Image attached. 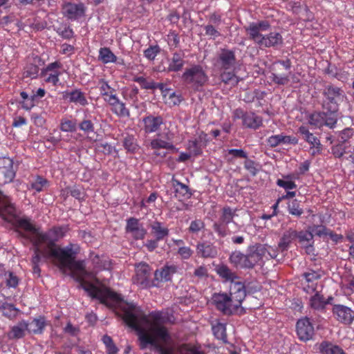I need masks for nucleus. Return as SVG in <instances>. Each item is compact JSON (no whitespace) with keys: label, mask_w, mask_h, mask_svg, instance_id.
I'll return each instance as SVG.
<instances>
[{"label":"nucleus","mask_w":354,"mask_h":354,"mask_svg":"<svg viewBox=\"0 0 354 354\" xmlns=\"http://www.w3.org/2000/svg\"><path fill=\"white\" fill-rule=\"evenodd\" d=\"M182 80L190 88L198 91L206 83L208 77L201 65H194L185 71Z\"/></svg>","instance_id":"nucleus-6"},{"label":"nucleus","mask_w":354,"mask_h":354,"mask_svg":"<svg viewBox=\"0 0 354 354\" xmlns=\"http://www.w3.org/2000/svg\"><path fill=\"white\" fill-rule=\"evenodd\" d=\"M310 306L315 310H323L326 306L322 295L316 292L310 299Z\"/></svg>","instance_id":"nucleus-45"},{"label":"nucleus","mask_w":354,"mask_h":354,"mask_svg":"<svg viewBox=\"0 0 354 354\" xmlns=\"http://www.w3.org/2000/svg\"><path fill=\"white\" fill-rule=\"evenodd\" d=\"M151 268L145 262L136 264V274L132 278L133 283L141 288L153 287V280H151Z\"/></svg>","instance_id":"nucleus-8"},{"label":"nucleus","mask_w":354,"mask_h":354,"mask_svg":"<svg viewBox=\"0 0 354 354\" xmlns=\"http://www.w3.org/2000/svg\"><path fill=\"white\" fill-rule=\"evenodd\" d=\"M102 340L106 346V352L107 354H118V348L110 336L105 335L102 337Z\"/></svg>","instance_id":"nucleus-48"},{"label":"nucleus","mask_w":354,"mask_h":354,"mask_svg":"<svg viewBox=\"0 0 354 354\" xmlns=\"http://www.w3.org/2000/svg\"><path fill=\"white\" fill-rule=\"evenodd\" d=\"M319 351L322 354H346L339 346L326 341L319 344Z\"/></svg>","instance_id":"nucleus-33"},{"label":"nucleus","mask_w":354,"mask_h":354,"mask_svg":"<svg viewBox=\"0 0 354 354\" xmlns=\"http://www.w3.org/2000/svg\"><path fill=\"white\" fill-rule=\"evenodd\" d=\"M7 214L12 216L15 214V207L10 198L0 190V215Z\"/></svg>","instance_id":"nucleus-29"},{"label":"nucleus","mask_w":354,"mask_h":354,"mask_svg":"<svg viewBox=\"0 0 354 354\" xmlns=\"http://www.w3.org/2000/svg\"><path fill=\"white\" fill-rule=\"evenodd\" d=\"M133 81L140 84V87L147 90H154V81L149 80L142 76L134 77Z\"/></svg>","instance_id":"nucleus-49"},{"label":"nucleus","mask_w":354,"mask_h":354,"mask_svg":"<svg viewBox=\"0 0 354 354\" xmlns=\"http://www.w3.org/2000/svg\"><path fill=\"white\" fill-rule=\"evenodd\" d=\"M62 68V64L59 61L50 63L41 69L40 76L44 78L46 83L51 84L53 86H56L59 84V77L62 74L60 71Z\"/></svg>","instance_id":"nucleus-10"},{"label":"nucleus","mask_w":354,"mask_h":354,"mask_svg":"<svg viewBox=\"0 0 354 354\" xmlns=\"http://www.w3.org/2000/svg\"><path fill=\"white\" fill-rule=\"evenodd\" d=\"M171 183L174 190V196L179 201H183L191 197L192 193L189 187L180 183L174 176L172 177Z\"/></svg>","instance_id":"nucleus-22"},{"label":"nucleus","mask_w":354,"mask_h":354,"mask_svg":"<svg viewBox=\"0 0 354 354\" xmlns=\"http://www.w3.org/2000/svg\"><path fill=\"white\" fill-rule=\"evenodd\" d=\"M99 59L104 64L116 63L117 57L109 48H101L99 50Z\"/></svg>","instance_id":"nucleus-41"},{"label":"nucleus","mask_w":354,"mask_h":354,"mask_svg":"<svg viewBox=\"0 0 354 354\" xmlns=\"http://www.w3.org/2000/svg\"><path fill=\"white\" fill-rule=\"evenodd\" d=\"M77 120L68 118H62L60 120L59 129L63 132H74L77 129Z\"/></svg>","instance_id":"nucleus-42"},{"label":"nucleus","mask_w":354,"mask_h":354,"mask_svg":"<svg viewBox=\"0 0 354 354\" xmlns=\"http://www.w3.org/2000/svg\"><path fill=\"white\" fill-rule=\"evenodd\" d=\"M80 247L77 244L69 243L64 248H61L57 243L48 252V256L54 257L59 263L61 268L75 269L78 272L77 280L80 286L87 292L92 299H98L102 304L109 307L120 306L123 312L127 305L132 303L124 302L120 295L112 291L110 288L102 286L97 287L86 280L88 272L82 261H75L76 255L79 253Z\"/></svg>","instance_id":"nucleus-2"},{"label":"nucleus","mask_w":354,"mask_h":354,"mask_svg":"<svg viewBox=\"0 0 354 354\" xmlns=\"http://www.w3.org/2000/svg\"><path fill=\"white\" fill-rule=\"evenodd\" d=\"M39 72V68L36 64H29L25 69L26 77L36 78Z\"/></svg>","instance_id":"nucleus-59"},{"label":"nucleus","mask_w":354,"mask_h":354,"mask_svg":"<svg viewBox=\"0 0 354 354\" xmlns=\"http://www.w3.org/2000/svg\"><path fill=\"white\" fill-rule=\"evenodd\" d=\"M151 148L154 150L153 155L156 156H161L165 157L166 153H160L158 152V150L163 149H175V146L172 144L171 142H169L167 140H162L159 137L155 138L152 139L150 142Z\"/></svg>","instance_id":"nucleus-23"},{"label":"nucleus","mask_w":354,"mask_h":354,"mask_svg":"<svg viewBox=\"0 0 354 354\" xmlns=\"http://www.w3.org/2000/svg\"><path fill=\"white\" fill-rule=\"evenodd\" d=\"M297 230L290 228L283 234L278 243V250L281 253L287 251L290 244L295 240H297Z\"/></svg>","instance_id":"nucleus-24"},{"label":"nucleus","mask_w":354,"mask_h":354,"mask_svg":"<svg viewBox=\"0 0 354 354\" xmlns=\"http://www.w3.org/2000/svg\"><path fill=\"white\" fill-rule=\"evenodd\" d=\"M46 94V91L44 88H39L35 91L32 96L30 97V100L22 102L21 106L26 111L30 110L34 106L35 101L37 100V99L42 98L44 97Z\"/></svg>","instance_id":"nucleus-40"},{"label":"nucleus","mask_w":354,"mask_h":354,"mask_svg":"<svg viewBox=\"0 0 354 354\" xmlns=\"http://www.w3.org/2000/svg\"><path fill=\"white\" fill-rule=\"evenodd\" d=\"M297 240L307 254H315L314 248V234H312L310 230L297 231Z\"/></svg>","instance_id":"nucleus-15"},{"label":"nucleus","mask_w":354,"mask_h":354,"mask_svg":"<svg viewBox=\"0 0 354 354\" xmlns=\"http://www.w3.org/2000/svg\"><path fill=\"white\" fill-rule=\"evenodd\" d=\"M13 160L7 156L0 157V185L9 183L15 177Z\"/></svg>","instance_id":"nucleus-11"},{"label":"nucleus","mask_w":354,"mask_h":354,"mask_svg":"<svg viewBox=\"0 0 354 354\" xmlns=\"http://www.w3.org/2000/svg\"><path fill=\"white\" fill-rule=\"evenodd\" d=\"M337 120V115L324 110L312 113L309 117L308 122L310 125L317 128L326 126L333 129L336 124Z\"/></svg>","instance_id":"nucleus-9"},{"label":"nucleus","mask_w":354,"mask_h":354,"mask_svg":"<svg viewBox=\"0 0 354 354\" xmlns=\"http://www.w3.org/2000/svg\"><path fill=\"white\" fill-rule=\"evenodd\" d=\"M151 233L157 240L162 241L169 235V230L167 227L164 226L163 223L155 221L150 225Z\"/></svg>","instance_id":"nucleus-26"},{"label":"nucleus","mask_w":354,"mask_h":354,"mask_svg":"<svg viewBox=\"0 0 354 354\" xmlns=\"http://www.w3.org/2000/svg\"><path fill=\"white\" fill-rule=\"evenodd\" d=\"M125 231L135 240H142L147 234V230L143 224L140 223L139 219L134 217H130L127 220Z\"/></svg>","instance_id":"nucleus-14"},{"label":"nucleus","mask_w":354,"mask_h":354,"mask_svg":"<svg viewBox=\"0 0 354 354\" xmlns=\"http://www.w3.org/2000/svg\"><path fill=\"white\" fill-rule=\"evenodd\" d=\"M168 37V44L170 46L176 48L180 44V37L178 34L175 31H170L167 35Z\"/></svg>","instance_id":"nucleus-64"},{"label":"nucleus","mask_w":354,"mask_h":354,"mask_svg":"<svg viewBox=\"0 0 354 354\" xmlns=\"http://www.w3.org/2000/svg\"><path fill=\"white\" fill-rule=\"evenodd\" d=\"M283 44V38L279 32H270L264 35L261 46L265 48L276 47Z\"/></svg>","instance_id":"nucleus-28"},{"label":"nucleus","mask_w":354,"mask_h":354,"mask_svg":"<svg viewBox=\"0 0 354 354\" xmlns=\"http://www.w3.org/2000/svg\"><path fill=\"white\" fill-rule=\"evenodd\" d=\"M28 323L24 320L19 322L15 326H13L8 333V337L12 339H18L25 336L26 331L28 329Z\"/></svg>","instance_id":"nucleus-27"},{"label":"nucleus","mask_w":354,"mask_h":354,"mask_svg":"<svg viewBox=\"0 0 354 354\" xmlns=\"http://www.w3.org/2000/svg\"><path fill=\"white\" fill-rule=\"evenodd\" d=\"M184 100L181 94H177L175 92L169 94L167 103L170 106L179 105Z\"/></svg>","instance_id":"nucleus-62"},{"label":"nucleus","mask_w":354,"mask_h":354,"mask_svg":"<svg viewBox=\"0 0 354 354\" xmlns=\"http://www.w3.org/2000/svg\"><path fill=\"white\" fill-rule=\"evenodd\" d=\"M348 148V145H346L344 143L339 142L337 145H336L332 147V153L336 158H340L344 153H347Z\"/></svg>","instance_id":"nucleus-58"},{"label":"nucleus","mask_w":354,"mask_h":354,"mask_svg":"<svg viewBox=\"0 0 354 354\" xmlns=\"http://www.w3.org/2000/svg\"><path fill=\"white\" fill-rule=\"evenodd\" d=\"M160 53V48L158 45L150 46L144 50V56L150 61L155 59L156 57Z\"/></svg>","instance_id":"nucleus-54"},{"label":"nucleus","mask_w":354,"mask_h":354,"mask_svg":"<svg viewBox=\"0 0 354 354\" xmlns=\"http://www.w3.org/2000/svg\"><path fill=\"white\" fill-rule=\"evenodd\" d=\"M288 211L289 214L297 217H300L304 213V210L297 199H294L288 203Z\"/></svg>","instance_id":"nucleus-46"},{"label":"nucleus","mask_w":354,"mask_h":354,"mask_svg":"<svg viewBox=\"0 0 354 354\" xmlns=\"http://www.w3.org/2000/svg\"><path fill=\"white\" fill-rule=\"evenodd\" d=\"M196 253L202 258H214L217 254L216 248L207 242H199L196 245Z\"/></svg>","instance_id":"nucleus-25"},{"label":"nucleus","mask_w":354,"mask_h":354,"mask_svg":"<svg viewBox=\"0 0 354 354\" xmlns=\"http://www.w3.org/2000/svg\"><path fill=\"white\" fill-rule=\"evenodd\" d=\"M48 184V181L46 178L41 176H37L35 180L31 183V188L37 192H40Z\"/></svg>","instance_id":"nucleus-52"},{"label":"nucleus","mask_w":354,"mask_h":354,"mask_svg":"<svg viewBox=\"0 0 354 354\" xmlns=\"http://www.w3.org/2000/svg\"><path fill=\"white\" fill-rule=\"evenodd\" d=\"M142 122L145 133L150 134L157 132L160 129L161 125L164 124V119L160 115H149L143 118Z\"/></svg>","instance_id":"nucleus-19"},{"label":"nucleus","mask_w":354,"mask_h":354,"mask_svg":"<svg viewBox=\"0 0 354 354\" xmlns=\"http://www.w3.org/2000/svg\"><path fill=\"white\" fill-rule=\"evenodd\" d=\"M97 86L102 97L103 95H107V93H111V91L114 89L109 85L108 81L102 78L98 80Z\"/></svg>","instance_id":"nucleus-57"},{"label":"nucleus","mask_w":354,"mask_h":354,"mask_svg":"<svg viewBox=\"0 0 354 354\" xmlns=\"http://www.w3.org/2000/svg\"><path fill=\"white\" fill-rule=\"evenodd\" d=\"M28 331L29 333H32L33 334H41L46 326V322L44 316H39L33 319L30 323H28Z\"/></svg>","instance_id":"nucleus-31"},{"label":"nucleus","mask_w":354,"mask_h":354,"mask_svg":"<svg viewBox=\"0 0 354 354\" xmlns=\"http://www.w3.org/2000/svg\"><path fill=\"white\" fill-rule=\"evenodd\" d=\"M266 253V249L261 244L250 246L248 253L245 254V268H252L262 260Z\"/></svg>","instance_id":"nucleus-12"},{"label":"nucleus","mask_w":354,"mask_h":354,"mask_svg":"<svg viewBox=\"0 0 354 354\" xmlns=\"http://www.w3.org/2000/svg\"><path fill=\"white\" fill-rule=\"evenodd\" d=\"M291 62L289 59L278 60L274 63V72L271 73V80L278 85H286L290 82Z\"/></svg>","instance_id":"nucleus-7"},{"label":"nucleus","mask_w":354,"mask_h":354,"mask_svg":"<svg viewBox=\"0 0 354 354\" xmlns=\"http://www.w3.org/2000/svg\"><path fill=\"white\" fill-rule=\"evenodd\" d=\"M230 261L236 266H240L245 268L244 264L245 263V254H243L239 251H235L230 255Z\"/></svg>","instance_id":"nucleus-47"},{"label":"nucleus","mask_w":354,"mask_h":354,"mask_svg":"<svg viewBox=\"0 0 354 354\" xmlns=\"http://www.w3.org/2000/svg\"><path fill=\"white\" fill-rule=\"evenodd\" d=\"M176 266H165L160 269H157L154 272L153 286L158 287L160 283L170 281L171 276L176 272Z\"/></svg>","instance_id":"nucleus-18"},{"label":"nucleus","mask_w":354,"mask_h":354,"mask_svg":"<svg viewBox=\"0 0 354 354\" xmlns=\"http://www.w3.org/2000/svg\"><path fill=\"white\" fill-rule=\"evenodd\" d=\"M298 132L302 136L303 139L310 144L313 147L320 148L321 143L319 140L311 133L306 127H300L298 129Z\"/></svg>","instance_id":"nucleus-36"},{"label":"nucleus","mask_w":354,"mask_h":354,"mask_svg":"<svg viewBox=\"0 0 354 354\" xmlns=\"http://www.w3.org/2000/svg\"><path fill=\"white\" fill-rule=\"evenodd\" d=\"M42 245H45L43 250L40 248L41 245H34L35 248L34 251V255L32 256L31 259L32 264H39L42 257L46 259H54V257L48 256L47 254L48 252V251L47 250V243H42Z\"/></svg>","instance_id":"nucleus-39"},{"label":"nucleus","mask_w":354,"mask_h":354,"mask_svg":"<svg viewBox=\"0 0 354 354\" xmlns=\"http://www.w3.org/2000/svg\"><path fill=\"white\" fill-rule=\"evenodd\" d=\"M243 124L245 127L257 129L262 124V120L254 113H247L243 115Z\"/></svg>","instance_id":"nucleus-34"},{"label":"nucleus","mask_w":354,"mask_h":354,"mask_svg":"<svg viewBox=\"0 0 354 354\" xmlns=\"http://www.w3.org/2000/svg\"><path fill=\"white\" fill-rule=\"evenodd\" d=\"M233 158H247V153L242 149H229L225 155V159L231 162Z\"/></svg>","instance_id":"nucleus-55"},{"label":"nucleus","mask_w":354,"mask_h":354,"mask_svg":"<svg viewBox=\"0 0 354 354\" xmlns=\"http://www.w3.org/2000/svg\"><path fill=\"white\" fill-rule=\"evenodd\" d=\"M185 55L183 50L173 53L171 57L168 59V66L164 71L167 73L181 71L185 64Z\"/></svg>","instance_id":"nucleus-17"},{"label":"nucleus","mask_w":354,"mask_h":354,"mask_svg":"<svg viewBox=\"0 0 354 354\" xmlns=\"http://www.w3.org/2000/svg\"><path fill=\"white\" fill-rule=\"evenodd\" d=\"M333 312L338 321L345 324H351L354 319V311L343 305H335Z\"/></svg>","instance_id":"nucleus-21"},{"label":"nucleus","mask_w":354,"mask_h":354,"mask_svg":"<svg viewBox=\"0 0 354 354\" xmlns=\"http://www.w3.org/2000/svg\"><path fill=\"white\" fill-rule=\"evenodd\" d=\"M353 136V131L351 129H345L342 131H341L338 142L341 143H344L346 145H348V139L351 138Z\"/></svg>","instance_id":"nucleus-63"},{"label":"nucleus","mask_w":354,"mask_h":354,"mask_svg":"<svg viewBox=\"0 0 354 354\" xmlns=\"http://www.w3.org/2000/svg\"><path fill=\"white\" fill-rule=\"evenodd\" d=\"M6 286L9 288H16L19 284V278L12 272L5 273Z\"/></svg>","instance_id":"nucleus-60"},{"label":"nucleus","mask_w":354,"mask_h":354,"mask_svg":"<svg viewBox=\"0 0 354 354\" xmlns=\"http://www.w3.org/2000/svg\"><path fill=\"white\" fill-rule=\"evenodd\" d=\"M187 149L189 151V153L194 156H198L202 153L201 142L196 139L189 140Z\"/></svg>","instance_id":"nucleus-51"},{"label":"nucleus","mask_w":354,"mask_h":354,"mask_svg":"<svg viewBox=\"0 0 354 354\" xmlns=\"http://www.w3.org/2000/svg\"><path fill=\"white\" fill-rule=\"evenodd\" d=\"M239 82V78L235 74L234 71H223V83H224V86L226 87V89L229 88L234 87L237 85Z\"/></svg>","instance_id":"nucleus-43"},{"label":"nucleus","mask_w":354,"mask_h":354,"mask_svg":"<svg viewBox=\"0 0 354 354\" xmlns=\"http://www.w3.org/2000/svg\"><path fill=\"white\" fill-rule=\"evenodd\" d=\"M245 29L249 39L261 46L264 35L262 34V32L258 29L257 26L254 25V23H250L247 27H245Z\"/></svg>","instance_id":"nucleus-30"},{"label":"nucleus","mask_w":354,"mask_h":354,"mask_svg":"<svg viewBox=\"0 0 354 354\" xmlns=\"http://www.w3.org/2000/svg\"><path fill=\"white\" fill-rule=\"evenodd\" d=\"M62 98L69 103H74L83 106L88 104L85 93L80 88L62 92Z\"/></svg>","instance_id":"nucleus-20"},{"label":"nucleus","mask_w":354,"mask_h":354,"mask_svg":"<svg viewBox=\"0 0 354 354\" xmlns=\"http://www.w3.org/2000/svg\"><path fill=\"white\" fill-rule=\"evenodd\" d=\"M235 56L232 50L223 49V70L232 68L235 70Z\"/></svg>","instance_id":"nucleus-38"},{"label":"nucleus","mask_w":354,"mask_h":354,"mask_svg":"<svg viewBox=\"0 0 354 354\" xmlns=\"http://www.w3.org/2000/svg\"><path fill=\"white\" fill-rule=\"evenodd\" d=\"M111 111L120 118H129L130 116V111L126 107V104L118 99L115 102L112 104Z\"/></svg>","instance_id":"nucleus-37"},{"label":"nucleus","mask_w":354,"mask_h":354,"mask_svg":"<svg viewBox=\"0 0 354 354\" xmlns=\"http://www.w3.org/2000/svg\"><path fill=\"white\" fill-rule=\"evenodd\" d=\"M205 228V223L200 218H196L191 221L187 231L192 235H198L201 232H203Z\"/></svg>","instance_id":"nucleus-44"},{"label":"nucleus","mask_w":354,"mask_h":354,"mask_svg":"<svg viewBox=\"0 0 354 354\" xmlns=\"http://www.w3.org/2000/svg\"><path fill=\"white\" fill-rule=\"evenodd\" d=\"M79 129L85 133L89 134L94 132V123L91 120L85 117L78 124Z\"/></svg>","instance_id":"nucleus-50"},{"label":"nucleus","mask_w":354,"mask_h":354,"mask_svg":"<svg viewBox=\"0 0 354 354\" xmlns=\"http://www.w3.org/2000/svg\"><path fill=\"white\" fill-rule=\"evenodd\" d=\"M56 31L60 37L65 39H70L74 37L73 30L66 24L58 28Z\"/></svg>","instance_id":"nucleus-53"},{"label":"nucleus","mask_w":354,"mask_h":354,"mask_svg":"<svg viewBox=\"0 0 354 354\" xmlns=\"http://www.w3.org/2000/svg\"><path fill=\"white\" fill-rule=\"evenodd\" d=\"M0 310L1 311L3 316L10 320H14L16 319L20 313V310L15 307L14 304L7 302L3 303L0 306Z\"/></svg>","instance_id":"nucleus-32"},{"label":"nucleus","mask_w":354,"mask_h":354,"mask_svg":"<svg viewBox=\"0 0 354 354\" xmlns=\"http://www.w3.org/2000/svg\"><path fill=\"white\" fill-rule=\"evenodd\" d=\"M123 320L125 324L137 332L140 347L144 348L151 345L158 354H174V348L158 342L161 340L167 344L171 339V335L166 326L163 325L162 314L160 311L150 313L151 319L142 312L136 304L127 305L124 308ZM192 354H205L197 350L192 351Z\"/></svg>","instance_id":"nucleus-1"},{"label":"nucleus","mask_w":354,"mask_h":354,"mask_svg":"<svg viewBox=\"0 0 354 354\" xmlns=\"http://www.w3.org/2000/svg\"><path fill=\"white\" fill-rule=\"evenodd\" d=\"M177 254L180 256L181 259L187 260L192 256L194 251L190 247L180 246L178 249Z\"/></svg>","instance_id":"nucleus-61"},{"label":"nucleus","mask_w":354,"mask_h":354,"mask_svg":"<svg viewBox=\"0 0 354 354\" xmlns=\"http://www.w3.org/2000/svg\"><path fill=\"white\" fill-rule=\"evenodd\" d=\"M296 330L300 340L307 342L314 335V327L308 317L300 319L296 324Z\"/></svg>","instance_id":"nucleus-16"},{"label":"nucleus","mask_w":354,"mask_h":354,"mask_svg":"<svg viewBox=\"0 0 354 354\" xmlns=\"http://www.w3.org/2000/svg\"><path fill=\"white\" fill-rule=\"evenodd\" d=\"M223 286L229 288V294L223 293V314L231 315L237 311L246 296L245 286L240 277L224 265Z\"/></svg>","instance_id":"nucleus-4"},{"label":"nucleus","mask_w":354,"mask_h":354,"mask_svg":"<svg viewBox=\"0 0 354 354\" xmlns=\"http://www.w3.org/2000/svg\"><path fill=\"white\" fill-rule=\"evenodd\" d=\"M86 11L83 3H66L62 6V14L71 21H77L84 16Z\"/></svg>","instance_id":"nucleus-13"},{"label":"nucleus","mask_w":354,"mask_h":354,"mask_svg":"<svg viewBox=\"0 0 354 354\" xmlns=\"http://www.w3.org/2000/svg\"><path fill=\"white\" fill-rule=\"evenodd\" d=\"M308 229L310 230L312 234L315 233V235L322 237V236H327L329 233V229H328L326 226L322 225H317L308 227Z\"/></svg>","instance_id":"nucleus-56"},{"label":"nucleus","mask_w":354,"mask_h":354,"mask_svg":"<svg viewBox=\"0 0 354 354\" xmlns=\"http://www.w3.org/2000/svg\"><path fill=\"white\" fill-rule=\"evenodd\" d=\"M15 225L26 232H30L28 236L22 233L21 236L26 237L33 245H42V243H47V250L55 245L60 239L64 238L68 228L67 226H53L46 232H42L39 227H37L29 218H19L15 221Z\"/></svg>","instance_id":"nucleus-3"},{"label":"nucleus","mask_w":354,"mask_h":354,"mask_svg":"<svg viewBox=\"0 0 354 354\" xmlns=\"http://www.w3.org/2000/svg\"><path fill=\"white\" fill-rule=\"evenodd\" d=\"M322 107L323 110L337 115L339 106L346 97L344 91L336 85L329 83L322 90Z\"/></svg>","instance_id":"nucleus-5"},{"label":"nucleus","mask_w":354,"mask_h":354,"mask_svg":"<svg viewBox=\"0 0 354 354\" xmlns=\"http://www.w3.org/2000/svg\"><path fill=\"white\" fill-rule=\"evenodd\" d=\"M122 145L127 152L131 153H136L140 149L138 140L133 135H127L123 139Z\"/></svg>","instance_id":"nucleus-35"}]
</instances>
